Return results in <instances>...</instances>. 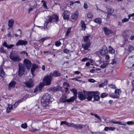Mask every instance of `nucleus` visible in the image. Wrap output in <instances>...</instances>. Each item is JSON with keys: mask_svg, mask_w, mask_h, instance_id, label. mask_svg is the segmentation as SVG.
I'll list each match as a JSON object with an SVG mask.
<instances>
[{"mask_svg": "<svg viewBox=\"0 0 134 134\" xmlns=\"http://www.w3.org/2000/svg\"><path fill=\"white\" fill-rule=\"evenodd\" d=\"M107 10L108 12V15L107 16V19L109 18V15H110L113 11V10L111 8H108L107 9Z\"/></svg>", "mask_w": 134, "mask_h": 134, "instance_id": "7c9ffc66", "label": "nucleus"}, {"mask_svg": "<svg viewBox=\"0 0 134 134\" xmlns=\"http://www.w3.org/2000/svg\"><path fill=\"white\" fill-rule=\"evenodd\" d=\"M90 36H86L83 37L84 41L85 43L91 44V42H90Z\"/></svg>", "mask_w": 134, "mask_h": 134, "instance_id": "5701e85b", "label": "nucleus"}, {"mask_svg": "<svg viewBox=\"0 0 134 134\" xmlns=\"http://www.w3.org/2000/svg\"><path fill=\"white\" fill-rule=\"evenodd\" d=\"M64 53H69L70 51L67 49H65L64 50Z\"/></svg>", "mask_w": 134, "mask_h": 134, "instance_id": "052dcab7", "label": "nucleus"}, {"mask_svg": "<svg viewBox=\"0 0 134 134\" xmlns=\"http://www.w3.org/2000/svg\"><path fill=\"white\" fill-rule=\"evenodd\" d=\"M81 78V77H76L72 78L71 79L72 80H76L79 81L80 82H81L82 81L81 80L79 79H80Z\"/></svg>", "mask_w": 134, "mask_h": 134, "instance_id": "79ce46f5", "label": "nucleus"}, {"mask_svg": "<svg viewBox=\"0 0 134 134\" xmlns=\"http://www.w3.org/2000/svg\"><path fill=\"white\" fill-rule=\"evenodd\" d=\"M26 86L28 88H31L34 86L33 80L32 79H29L25 82Z\"/></svg>", "mask_w": 134, "mask_h": 134, "instance_id": "2eb2a0df", "label": "nucleus"}, {"mask_svg": "<svg viewBox=\"0 0 134 134\" xmlns=\"http://www.w3.org/2000/svg\"><path fill=\"white\" fill-rule=\"evenodd\" d=\"M126 123H127L128 125H133L134 124V122L133 121H129L126 122Z\"/></svg>", "mask_w": 134, "mask_h": 134, "instance_id": "5fc2aeb1", "label": "nucleus"}, {"mask_svg": "<svg viewBox=\"0 0 134 134\" xmlns=\"http://www.w3.org/2000/svg\"><path fill=\"white\" fill-rule=\"evenodd\" d=\"M89 60H90V63H92L93 62L92 60L91 59L87 57L84 58L81 60V61H82V62H85Z\"/></svg>", "mask_w": 134, "mask_h": 134, "instance_id": "c9c22d12", "label": "nucleus"}, {"mask_svg": "<svg viewBox=\"0 0 134 134\" xmlns=\"http://www.w3.org/2000/svg\"><path fill=\"white\" fill-rule=\"evenodd\" d=\"M87 16L88 18H91L93 16V14L92 12H90L88 13Z\"/></svg>", "mask_w": 134, "mask_h": 134, "instance_id": "a18cd8bd", "label": "nucleus"}, {"mask_svg": "<svg viewBox=\"0 0 134 134\" xmlns=\"http://www.w3.org/2000/svg\"><path fill=\"white\" fill-rule=\"evenodd\" d=\"M61 44V42L59 41H58L55 42V45L56 46L59 47L60 46Z\"/></svg>", "mask_w": 134, "mask_h": 134, "instance_id": "8fccbe9b", "label": "nucleus"}, {"mask_svg": "<svg viewBox=\"0 0 134 134\" xmlns=\"http://www.w3.org/2000/svg\"><path fill=\"white\" fill-rule=\"evenodd\" d=\"M71 123H69L67 122L66 121H62L60 123V125H62L63 124H65L68 126V127H70Z\"/></svg>", "mask_w": 134, "mask_h": 134, "instance_id": "4c0bfd02", "label": "nucleus"}, {"mask_svg": "<svg viewBox=\"0 0 134 134\" xmlns=\"http://www.w3.org/2000/svg\"><path fill=\"white\" fill-rule=\"evenodd\" d=\"M21 127L24 129H25L27 127V125L26 123H24L21 125Z\"/></svg>", "mask_w": 134, "mask_h": 134, "instance_id": "603ef678", "label": "nucleus"}, {"mask_svg": "<svg viewBox=\"0 0 134 134\" xmlns=\"http://www.w3.org/2000/svg\"><path fill=\"white\" fill-rule=\"evenodd\" d=\"M109 86L110 88H113V89L116 88L115 87V86L114 85H112V84L110 85H109Z\"/></svg>", "mask_w": 134, "mask_h": 134, "instance_id": "13d9d810", "label": "nucleus"}, {"mask_svg": "<svg viewBox=\"0 0 134 134\" xmlns=\"http://www.w3.org/2000/svg\"><path fill=\"white\" fill-rule=\"evenodd\" d=\"M88 81L92 83H94L96 81L95 80L92 79H89L88 80Z\"/></svg>", "mask_w": 134, "mask_h": 134, "instance_id": "6e6d98bb", "label": "nucleus"}, {"mask_svg": "<svg viewBox=\"0 0 134 134\" xmlns=\"http://www.w3.org/2000/svg\"><path fill=\"white\" fill-rule=\"evenodd\" d=\"M105 82L104 83H101L99 85V87H102L104 86L105 85H106V83L105 84Z\"/></svg>", "mask_w": 134, "mask_h": 134, "instance_id": "bf43d9fd", "label": "nucleus"}, {"mask_svg": "<svg viewBox=\"0 0 134 134\" xmlns=\"http://www.w3.org/2000/svg\"><path fill=\"white\" fill-rule=\"evenodd\" d=\"M24 65L27 68V69L30 70L31 64V62L29 60L25 59L24 60Z\"/></svg>", "mask_w": 134, "mask_h": 134, "instance_id": "ddd939ff", "label": "nucleus"}, {"mask_svg": "<svg viewBox=\"0 0 134 134\" xmlns=\"http://www.w3.org/2000/svg\"><path fill=\"white\" fill-rule=\"evenodd\" d=\"M82 125L79 124L77 125V129H81L82 128Z\"/></svg>", "mask_w": 134, "mask_h": 134, "instance_id": "338daca9", "label": "nucleus"}, {"mask_svg": "<svg viewBox=\"0 0 134 134\" xmlns=\"http://www.w3.org/2000/svg\"><path fill=\"white\" fill-rule=\"evenodd\" d=\"M105 59L108 60L107 61L109 62L108 60H109L110 57L108 55H106L105 56Z\"/></svg>", "mask_w": 134, "mask_h": 134, "instance_id": "69168bd1", "label": "nucleus"}, {"mask_svg": "<svg viewBox=\"0 0 134 134\" xmlns=\"http://www.w3.org/2000/svg\"><path fill=\"white\" fill-rule=\"evenodd\" d=\"M20 53L21 54H26V56H28L27 53L25 51H21L20 52Z\"/></svg>", "mask_w": 134, "mask_h": 134, "instance_id": "4d7b16f0", "label": "nucleus"}, {"mask_svg": "<svg viewBox=\"0 0 134 134\" xmlns=\"http://www.w3.org/2000/svg\"><path fill=\"white\" fill-rule=\"evenodd\" d=\"M108 95V94L107 93H103L101 94L100 96V97L102 98H103L107 97Z\"/></svg>", "mask_w": 134, "mask_h": 134, "instance_id": "49530a36", "label": "nucleus"}, {"mask_svg": "<svg viewBox=\"0 0 134 134\" xmlns=\"http://www.w3.org/2000/svg\"><path fill=\"white\" fill-rule=\"evenodd\" d=\"M16 82L14 81H12L9 83L8 88L9 90H11L12 88H14L16 84Z\"/></svg>", "mask_w": 134, "mask_h": 134, "instance_id": "a878e982", "label": "nucleus"}, {"mask_svg": "<svg viewBox=\"0 0 134 134\" xmlns=\"http://www.w3.org/2000/svg\"><path fill=\"white\" fill-rule=\"evenodd\" d=\"M134 16V13L132 14H129L128 15V16L129 17V19H130V17H133Z\"/></svg>", "mask_w": 134, "mask_h": 134, "instance_id": "774afa93", "label": "nucleus"}, {"mask_svg": "<svg viewBox=\"0 0 134 134\" xmlns=\"http://www.w3.org/2000/svg\"><path fill=\"white\" fill-rule=\"evenodd\" d=\"M74 94L73 96L70 97V99L73 101L77 98V90L75 89H73L71 90Z\"/></svg>", "mask_w": 134, "mask_h": 134, "instance_id": "aec40b11", "label": "nucleus"}, {"mask_svg": "<svg viewBox=\"0 0 134 134\" xmlns=\"http://www.w3.org/2000/svg\"><path fill=\"white\" fill-rule=\"evenodd\" d=\"M32 110L35 112H37L36 114H37L38 113H40L41 112V110L39 108L38 105L35 106L32 109Z\"/></svg>", "mask_w": 134, "mask_h": 134, "instance_id": "393cba45", "label": "nucleus"}, {"mask_svg": "<svg viewBox=\"0 0 134 134\" xmlns=\"http://www.w3.org/2000/svg\"><path fill=\"white\" fill-rule=\"evenodd\" d=\"M9 57L14 62H18L21 60L19 56L16 55L12 52L10 53Z\"/></svg>", "mask_w": 134, "mask_h": 134, "instance_id": "0eeeda50", "label": "nucleus"}, {"mask_svg": "<svg viewBox=\"0 0 134 134\" xmlns=\"http://www.w3.org/2000/svg\"><path fill=\"white\" fill-rule=\"evenodd\" d=\"M85 91H84L83 92H80L79 93L78 97L81 100H83L86 98V96L85 93Z\"/></svg>", "mask_w": 134, "mask_h": 134, "instance_id": "dca6fc26", "label": "nucleus"}, {"mask_svg": "<svg viewBox=\"0 0 134 134\" xmlns=\"http://www.w3.org/2000/svg\"><path fill=\"white\" fill-rule=\"evenodd\" d=\"M79 13L78 11H76L75 12L73 13L71 16V19L74 21L76 20L77 18Z\"/></svg>", "mask_w": 134, "mask_h": 134, "instance_id": "412c9836", "label": "nucleus"}, {"mask_svg": "<svg viewBox=\"0 0 134 134\" xmlns=\"http://www.w3.org/2000/svg\"><path fill=\"white\" fill-rule=\"evenodd\" d=\"M71 27H69L67 29V31L66 32L65 35L66 36H67L70 33L71 31Z\"/></svg>", "mask_w": 134, "mask_h": 134, "instance_id": "37998d69", "label": "nucleus"}, {"mask_svg": "<svg viewBox=\"0 0 134 134\" xmlns=\"http://www.w3.org/2000/svg\"><path fill=\"white\" fill-rule=\"evenodd\" d=\"M61 74L57 71H54L53 74L51 73L49 75H47L43 78V82L46 85H49L51 83L52 76H60Z\"/></svg>", "mask_w": 134, "mask_h": 134, "instance_id": "f03ea898", "label": "nucleus"}, {"mask_svg": "<svg viewBox=\"0 0 134 134\" xmlns=\"http://www.w3.org/2000/svg\"><path fill=\"white\" fill-rule=\"evenodd\" d=\"M107 65V63H104L103 64L101 65L100 67L102 69L106 67Z\"/></svg>", "mask_w": 134, "mask_h": 134, "instance_id": "09e8293b", "label": "nucleus"}, {"mask_svg": "<svg viewBox=\"0 0 134 134\" xmlns=\"http://www.w3.org/2000/svg\"><path fill=\"white\" fill-rule=\"evenodd\" d=\"M84 7L85 9H87L88 8L87 4L86 2H85L84 4Z\"/></svg>", "mask_w": 134, "mask_h": 134, "instance_id": "0e129e2a", "label": "nucleus"}, {"mask_svg": "<svg viewBox=\"0 0 134 134\" xmlns=\"http://www.w3.org/2000/svg\"><path fill=\"white\" fill-rule=\"evenodd\" d=\"M124 38L125 41H127L129 36L130 34L127 31H125L123 34Z\"/></svg>", "mask_w": 134, "mask_h": 134, "instance_id": "b1692460", "label": "nucleus"}, {"mask_svg": "<svg viewBox=\"0 0 134 134\" xmlns=\"http://www.w3.org/2000/svg\"><path fill=\"white\" fill-rule=\"evenodd\" d=\"M44 85H46L43 81V82L41 83L39 86L36 87L35 88L34 91V93L35 94H32V95H31L29 97L33 96L34 95H35L36 93L40 92L41 90Z\"/></svg>", "mask_w": 134, "mask_h": 134, "instance_id": "39448f33", "label": "nucleus"}, {"mask_svg": "<svg viewBox=\"0 0 134 134\" xmlns=\"http://www.w3.org/2000/svg\"><path fill=\"white\" fill-rule=\"evenodd\" d=\"M94 21L96 23L100 24L102 23V21L100 18H98L95 19L94 20Z\"/></svg>", "mask_w": 134, "mask_h": 134, "instance_id": "a19ab883", "label": "nucleus"}, {"mask_svg": "<svg viewBox=\"0 0 134 134\" xmlns=\"http://www.w3.org/2000/svg\"><path fill=\"white\" fill-rule=\"evenodd\" d=\"M60 101L63 102H67L68 103L73 102H74L73 100H71L70 98L69 99H67L66 96L65 95L63 94L62 96L60 98Z\"/></svg>", "mask_w": 134, "mask_h": 134, "instance_id": "9d476101", "label": "nucleus"}, {"mask_svg": "<svg viewBox=\"0 0 134 134\" xmlns=\"http://www.w3.org/2000/svg\"><path fill=\"white\" fill-rule=\"evenodd\" d=\"M125 49L126 50L130 52L134 49V48L131 45H128L125 47Z\"/></svg>", "mask_w": 134, "mask_h": 134, "instance_id": "c85d7f7f", "label": "nucleus"}, {"mask_svg": "<svg viewBox=\"0 0 134 134\" xmlns=\"http://www.w3.org/2000/svg\"><path fill=\"white\" fill-rule=\"evenodd\" d=\"M45 23L46 30H47V28L49 27L51 25V23H56L59 20V16L57 15H53L52 16H48L46 19ZM45 28H44L45 30Z\"/></svg>", "mask_w": 134, "mask_h": 134, "instance_id": "f257e3e1", "label": "nucleus"}, {"mask_svg": "<svg viewBox=\"0 0 134 134\" xmlns=\"http://www.w3.org/2000/svg\"><path fill=\"white\" fill-rule=\"evenodd\" d=\"M91 44L90 43H85L82 44V46L84 49V51L85 53L87 52L89 50L88 48L91 46Z\"/></svg>", "mask_w": 134, "mask_h": 134, "instance_id": "a211bd4d", "label": "nucleus"}, {"mask_svg": "<svg viewBox=\"0 0 134 134\" xmlns=\"http://www.w3.org/2000/svg\"><path fill=\"white\" fill-rule=\"evenodd\" d=\"M109 96L111 98H119L120 97L119 96L115 95H113L111 94H109Z\"/></svg>", "mask_w": 134, "mask_h": 134, "instance_id": "c03bdc74", "label": "nucleus"}, {"mask_svg": "<svg viewBox=\"0 0 134 134\" xmlns=\"http://www.w3.org/2000/svg\"><path fill=\"white\" fill-rule=\"evenodd\" d=\"M19 68L18 71L19 75L20 76H21L24 74L25 71V69L21 63H19Z\"/></svg>", "mask_w": 134, "mask_h": 134, "instance_id": "9b49d317", "label": "nucleus"}, {"mask_svg": "<svg viewBox=\"0 0 134 134\" xmlns=\"http://www.w3.org/2000/svg\"><path fill=\"white\" fill-rule=\"evenodd\" d=\"M70 12H69L67 10L64 11L62 15L63 19L64 20H68L70 17Z\"/></svg>", "mask_w": 134, "mask_h": 134, "instance_id": "4468645a", "label": "nucleus"}, {"mask_svg": "<svg viewBox=\"0 0 134 134\" xmlns=\"http://www.w3.org/2000/svg\"><path fill=\"white\" fill-rule=\"evenodd\" d=\"M91 115H92L94 116V117L97 118L100 121H102V119L100 118L97 114H94L93 113H91L90 114Z\"/></svg>", "mask_w": 134, "mask_h": 134, "instance_id": "f704fd0d", "label": "nucleus"}, {"mask_svg": "<svg viewBox=\"0 0 134 134\" xmlns=\"http://www.w3.org/2000/svg\"><path fill=\"white\" fill-rule=\"evenodd\" d=\"M14 46V45L13 44H10L8 45L7 48H11Z\"/></svg>", "mask_w": 134, "mask_h": 134, "instance_id": "e2e57ef3", "label": "nucleus"}, {"mask_svg": "<svg viewBox=\"0 0 134 134\" xmlns=\"http://www.w3.org/2000/svg\"><path fill=\"white\" fill-rule=\"evenodd\" d=\"M69 84L67 82H64L63 84V87L66 89L65 92H67L68 90V87H69Z\"/></svg>", "mask_w": 134, "mask_h": 134, "instance_id": "473e14b6", "label": "nucleus"}, {"mask_svg": "<svg viewBox=\"0 0 134 134\" xmlns=\"http://www.w3.org/2000/svg\"><path fill=\"white\" fill-rule=\"evenodd\" d=\"M80 25L82 28V30L83 31H85L86 28V25L85 24L84 22L83 21L81 20V21L80 24Z\"/></svg>", "mask_w": 134, "mask_h": 134, "instance_id": "bb28decb", "label": "nucleus"}, {"mask_svg": "<svg viewBox=\"0 0 134 134\" xmlns=\"http://www.w3.org/2000/svg\"><path fill=\"white\" fill-rule=\"evenodd\" d=\"M85 93L86 96V98L90 101L92 99L94 93V91L89 92L85 91Z\"/></svg>", "mask_w": 134, "mask_h": 134, "instance_id": "6e6552de", "label": "nucleus"}, {"mask_svg": "<svg viewBox=\"0 0 134 134\" xmlns=\"http://www.w3.org/2000/svg\"><path fill=\"white\" fill-rule=\"evenodd\" d=\"M51 98L50 94L45 93L42 97L41 102L42 106L45 108H48L49 102Z\"/></svg>", "mask_w": 134, "mask_h": 134, "instance_id": "7ed1b4c3", "label": "nucleus"}, {"mask_svg": "<svg viewBox=\"0 0 134 134\" xmlns=\"http://www.w3.org/2000/svg\"><path fill=\"white\" fill-rule=\"evenodd\" d=\"M108 52V49L107 47L105 46H104L102 47V49L99 50L97 52V53L101 55H104Z\"/></svg>", "mask_w": 134, "mask_h": 134, "instance_id": "1a4fd4ad", "label": "nucleus"}, {"mask_svg": "<svg viewBox=\"0 0 134 134\" xmlns=\"http://www.w3.org/2000/svg\"><path fill=\"white\" fill-rule=\"evenodd\" d=\"M125 65L130 68L134 66V56L130 57L125 63Z\"/></svg>", "mask_w": 134, "mask_h": 134, "instance_id": "20e7f679", "label": "nucleus"}, {"mask_svg": "<svg viewBox=\"0 0 134 134\" xmlns=\"http://www.w3.org/2000/svg\"><path fill=\"white\" fill-rule=\"evenodd\" d=\"M14 22V20L13 19H11L9 21L8 26L10 28H11L13 27Z\"/></svg>", "mask_w": 134, "mask_h": 134, "instance_id": "72a5a7b5", "label": "nucleus"}, {"mask_svg": "<svg viewBox=\"0 0 134 134\" xmlns=\"http://www.w3.org/2000/svg\"><path fill=\"white\" fill-rule=\"evenodd\" d=\"M115 129V128L114 127H106L104 129V130L105 131H113Z\"/></svg>", "mask_w": 134, "mask_h": 134, "instance_id": "cd10ccee", "label": "nucleus"}, {"mask_svg": "<svg viewBox=\"0 0 134 134\" xmlns=\"http://www.w3.org/2000/svg\"><path fill=\"white\" fill-rule=\"evenodd\" d=\"M103 31L106 35H108L114 33V31L113 30L110 29L105 27H103Z\"/></svg>", "mask_w": 134, "mask_h": 134, "instance_id": "f8f14e48", "label": "nucleus"}, {"mask_svg": "<svg viewBox=\"0 0 134 134\" xmlns=\"http://www.w3.org/2000/svg\"><path fill=\"white\" fill-rule=\"evenodd\" d=\"M97 9L98 11V12H100L101 13H104V15H105L106 16L107 14L106 12H105L101 10L99 8H97Z\"/></svg>", "mask_w": 134, "mask_h": 134, "instance_id": "de8ad7c7", "label": "nucleus"}, {"mask_svg": "<svg viewBox=\"0 0 134 134\" xmlns=\"http://www.w3.org/2000/svg\"><path fill=\"white\" fill-rule=\"evenodd\" d=\"M108 51L109 53L112 54H114L115 53V50L111 46H109L108 48Z\"/></svg>", "mask_w": 134, "mask_h": 134, "instance_id": "2f4dec72", "label": "nucleus"}, {"mask_svg": "<svg viewBox=\"0 0 134 134\" xmlns=\"http://www.w3.org/2000/svg\"><path fill=\"white\" fill-rule=\"evenodd\" d=\"M116 124L120 125H123L124 126H126V122L124 121H116Z\"/></svg>", "mask_w": 134, "mask_h": 134, "instance_id": "e433bc0d", "label": "nucleus"}, {"mask_svg": "<svg viewBox=\"0 0 134 134\" xmlns=\"http://www.w3.org/2000/svg\"><path fill=\"white\" fill-rule=\"evenodd\" d=\"M70 127H73L75 128H77V125L74 124L73 123H71Z\"/></svg>", "mask_w": 134, "mask_h": 134, "instance_id": "864d4df0", "label": "nucleus"}, {"mask_svg": "<svg viewBox=\"0 0 134 134\" xmlns=\"http://www.w3.org/2000/svg\"><path fill=\"white\" fill-rule=\"evenodd\" d=\"M28 43L27 41L22 40H19L16 44V46H19L25 45Z\"/></svg>", "mask_w": 134, "mask_h": 134, "instance_id": "f3484780", "label": "nucleus"}, {"mask_svg": "<svg viewBox=\"0 0 134 134\" xmlns=\"http://www.w3.org/2000/svg\"><path fill=\"white\" fill-rule=\"evenodd\" d=\"M0 76L2 77L5 76V75L2 69L0 70Z\"/></svg>", "mask_w": 134, "mask_h": 134, "instance_id": "58836bf2", "label": "nucleus"}, {"mask_svg": "<svg viewBox=\"0 0 134 134\" xmlns=\"http://www.w3.org/2000/svg\"><path fill=\"white\" fill-rule=\"evenodd\" d=\"M38 68V65L35 64H33L31 66V71L33 76H34V71L35 69Z\"/></svg>", "mask_w": 134, "mask_h": 134, "instance_id": "6ab92c4d", "label": "nucleus"}, {"mask_svg": "<svg viewBox=\"0 0 134 134\" xmlns=\"http://www.w3.org/2000/svg\"><path fill=\"white\" fill-rule=\"evenodd\" d=\"M129 19L125 18L122 20V22L123 23L128 21H129Z\"/></svg>", "mask_w": 134, "mask_h": 134, "instance_id": "3c124183", "label": "nucleus"}, {"mask_svg": "<svg viewBox=\"0 0 134 134\" xmlns=\"http://www.w3.org/2000/svg\"><path fill=\"white\" fill-rule=\"evenodd\" d=\"M94 95L93 96L94 100L96 101H99L100 99V97L99 95V94L98 91H94Z\"/></svg>", "mask_w": 134, "mask_h": 134, "instance_id": "4be33fe9", "label": "nucleus"}, {"mask_svg": "<svg viewBox=\"0 0 134 134\" xmlns=\"http://www.w3.org/2000/svg\"><path fill=\"white\" fill-rule=\"evenodd\" d=\"M121 92V91L120 89H116L115 90V93L116 94L115 95H119L120 94V93Z\"/></svg>", "mask_w": 134, "mask_h": 134, "instance_id": "ea45409f", "label": "nucleus"}, {"mask_svg": "<svg viewBox=\"0 0 134 134\" xmlns=\"http://www.w3.org/2000/svg\"><path fill=\"white\" fill-rule=\"evenodd\" d=\"M22 102V100H20L18 102H15L14 104L11 106H9L6 110L7 112L8 113H9L12 109L16 108L18 105Z\"/></svg>", "mask_w": 134, "mask_h": 134, "instance_id": "423d86ee", "label": "nucleus"}, {"mask_svg": "<svg viewBox=\"0 0 134 134\" xmlns=\"http://www.w3.org/2000/svg\"><path fill=\"white\" fill-rule=\"evenodd\" d=\"M61 87L60 86H58L56 87H54L52 88L51 90L53 92L56 91H59L61 90Z\"/></svg>", "mask_w": 134, "mask_h": 134, "instance_id": "c756f323", "label": "nucleus"}, {"mask_svg": "<svg viewBox=\"0 0 134 134\" xmlns=\"http://www.w3.org/2000/svg\"><path fill=\"white\" fill-rule=\"evenodd\" d=\"M43 6L46 9L47 8V7L46 5V3L45 2H44L43 3Z\"/></svg>", "mask_w": 134, "mask_h": 134, "instance_id": "680f3d73", "label": "nucleus"}]
</instances>
